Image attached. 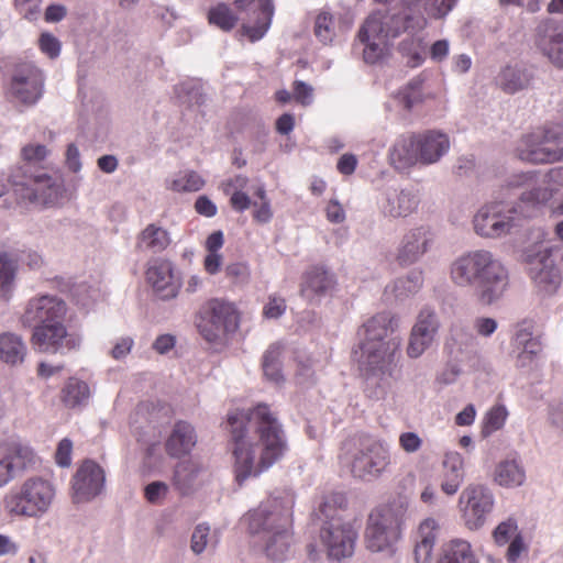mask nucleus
<instances>
[{"label": "nucleus", "mask_w": 563, "mask_h": 563, "mask_svg": "<svg viewBox=\"0 0 563 563\" xmlns=\"http://www.w3.org/2000/svg\"><path fill=\"white\" fill-rule=\"evenodd\" d=\"M227 428L233 441L234 467L240 484L268 470L288 450L283 424L265 404L230 411Z\"/></svg>", "instance_id": "f257e3e1"}, {"label": "nucleus", "mask_w": 563, "mask_h": 563, "mask_svg": "<svg viewBox=\"0 0 563 563\" xmlns=\"http://www.w3.org/2000/svg\"><path fill=\"white\" fill-rule=\"evenodd\" d=\"M295 495L289 489L275 490L266 501L247 515L249 530L261 534L267 559L283 562L290 556L294 543L291 527Z\"/></svg>", "instance_id": "f03ea898"}, {"label": "nucleus", "mask_w": 563, "mask_h": 563, "mask_svg": "<svg viewBox=\"0 0 563 563\" xmlns=\"http://www.w3.org/2000/svg\"><path fill=\"white\" fill-rule=\"evenodd\" d=\"M451 280L459 287L472 288L482 305L490 306L503 298L509 286V273L493 252L468 251L450 266Z\"/></svg>", "instance_id": "7ed1b4c3"}, {"label": "nucleus", "mask_w": 563, "mask_h": 563, "mask_svg": "<svg viewBox=\"0 0 563 563\" xmlns=\"http://www.w3.org/2000/svg\"><path fill=\"white\" fill-rule=\"evenodd\" d=\"M382 3L388 7L369 14L357 34L360 44L363 45V58L367 64H375L380 59L390 38L413 27V22L418 18L416 13L422 10L409 0Z\"/></svg>", "instance_id": "20e7f679"}, {"label": "nucleus", "mask_w": 563, "mask_h": 563, "mask_svg": "<svg viewBox=\"0 0 563 563\" xmlns=\"http://www.w3.org/2000/svg\"><path fill=\"white\" fill-rule=\"evenodd\" d=\"M345 503L343 494L333 493L324 497L317 512L318 518L322 520L320 537L328 555L338 561L352 556L357 537L352 525L344 521L341 516Z\"/></svg>", "instance_id": "39448f33"}, {"label": "nucleus", "mask_w": 563, "mask_h": 563, "mask_svg": "<svg viewBox=\"0 0 563 563\" xmlns=\"http://www.w3.org/2000/svg\"><path fill=\"white\" fill-rule=\"evenodd\" d=\"M340 459L350 466L354 477L363 481L378 478L390 465L388 446L367 434H355L346 439Z\"/></svg>", "instance_id": "423d86ee"}, {"label": "nucleus", "mask_w": 563, "mask_h": 563, "mask_svg": "<svg viewBox=\"0 0 563 563\" xmlns=\"http://www.w3.org/2000/svg\"><path fill=\"white\" fill-rule=\"evenodd\" d=\"M519 190L517 201H510L518 207L520 219L531 218L540 211L556 194L555 186L547 185L537 170L511 174L501 186V191Z\"/></svg>", "instance_id": "0eeeda50"}, {"label": "nucleus", "mask_w": 563, "mask_h": 563, "mask_svg": "<svg viewBox=\"0 0 563 563\" xmlns=\"http://www.w3.org/2000/svg\"><path fill=\"white\" fill-rule=\"evenodd\" d=\"M197 328L208 343L222 349L239 328L238 310L228 301L211 299L201 309Z\"/></svg>", "instance_id": "6e6552de"}, {"label": "nucleus", "mask_w": 563, "mask_h": 563, "mask_svg": "<svg viewBox=\"0 0 563 563\" xmlns=\"http://www.w3.org/2000/svg\"><path fill=\"white\" fill-rule=\"evenodd\" d=\"M54 497L55 489L48 481L31 477L5 496L4 507L12 516L40 518L48 511Z\"/></svg>", "instance_id": "1a4fd4ad"}, {"label": "nucleus", "mask_w": 563, "mask_h": 563, "mask_svg": "<svg viewBox=\"0 0 563 563\" xmlns=\"http://www.w3.org/2000/svg\"><path fill=\"white\" fill-rule=\"evenodd\" d=\"M506 192L499 191L496 199L484 205L474 216L473 224L477 235L485 239H500L519 227L518 207L505 200Z\"/></svg>", "instance_id": "9d476101"}, {"label": "nucleus", "mask_w": 563, "mask_h": 563, "mask_svg": "<svg viewBox=\"0 0 563 563\" xmlns=\"http://www.w3.org/2000/svg\"><path fill=\"white\" fill-rule=\"evenodd\" d=\"M45 76L31 62L14 66L7 89L8 100L20 111L34 107L43 97Z\"/></svg>", "instance_id": "9b49d317"}, {"label": "nucleus", "mask_w": 563, "mask_h": 563, "mask_svg": "<svg viewBox=\"0 0 563 563\" xmlns=\"http://www.w3.org/2000/svg\"><path fill=\"white\" fill-rule=\"evenodd\" d=\"M518 157L532 164H552L563 159V128L553 126L525 135L517 147Z\"/></svg>", "instance_id": "f8f14e48"}, {"label": "nucleus", "mask_w": 563, "mask_h": 563, "mask_svg": "<svg viewBox=\"0 0 563 563\" xmlns=\"http://www.w3.org/2000/svg\"><path fill=\"white\" fill-rule=\"evenodd\" d=\"M400 338H390L380 343H361L360 366L366 379L391 376L400 357Z\"/></svg>", "instance_id": "ddd939ff"}, {"label": "nucleus", "mask_w": 563, "mask_h": 563, "mask_svg": "<svg viewBox=\"0 0 563 563\" xmlns=\"http://www.w3.org/2000/svg\"><path fill=\"white\" fill-rule=\"evenodd\" d=\"M401 512L390 506L374 509L367 520L365 541L372 552H382L391 547L400 536Z\"/></svg>", "instance_id": "4468645a"}, {"label": "nucleus", "mask_w": 563, "mask_h": 563, "mask_svg": "<svg viewBox=\"0 0 563 563\" xmlns=\"http://www.w3.org/2000/svg\"><path fill=\"white\" fill-rule=\"evenodd\" d=\"M81 341V335L68 330L63 321L37 324L32 333L33 346L42 353L64 355L78 350Z\"/></svg>", "instance_id": "2eb2a0df"}, {"label": "nucleus", "mask_w": 563, "mask_h": 563, "mask_svg": "<svg viewBox=\"0 0 563 563\" xmlns=\"http://www.w3.org/2000/svg\"><path fill=\"white\" fill-rule=\"evenodd\" d=\"M494 494L486 485H467L459 497V506L465 526L470 530L483 527L494 508Z\"/></svg>", "instance_id": "dca6fc26"}, {"label": "nucleus", "mask_w": 563, "mask_h": 563, "mask_svg": "<svg viewBox=\"0 0 563 563\" xmlns=\"http://www.w3.org/2000/svg\"><path fill=\"white\" fill-rule=\"evenodd\" d=\"M234 7L242 20V30L252 42L261 40L268 31L274 15L272 0H235Z\"/></svg>", "instance_id": "f3484780"}, {"label": "nucleus", "mask_w": 563, "mask_h": 563, "mask_svg": "<svg viewBox=\"0 0 563 563\" xmlns=\"http://www.w3.org/2000/svg\"><path fill=\"white\" fill-rule=\"evenodd\" d=\"M13 190L20 202L41 207L54 203L59 194V187L45 173L25 176L14 183Z\"/></svg>", "instance_id": "a211bd4d"}, {"label": "nucleus", "mask_w": 563, "mask_h": 563, "mask_svg": "<svg viewBox=\"0 0 563 563\" xmlns=\"http://www.w3.org/2000/svg\"><path fill=\"white\" fill-rule=\"evenodd\" d=\"M67 312L66 302L54 295H42L32 298L22 316V322L27 327L63 321Z\"/></svg>", "instance_id": "6ab92c4d"}, {"label": "nucleus", "mask_w": 563, "mask_h": 563, "mask_svg": "<svg viewBox=\"0 0 563 563\" xmlns=\"http://www.w3.org/2000/svg\"><path fill=\"white\" fill-rule=\"evenodd\" d=\"M530 276L539 291L554 294L561 285V272L549 249L539 250L528 256Z\"/></svg>", "instance_id": "aec40b11"}, {"label": "nucleus", "mask_w": 563, "mask_h": 563, "mask_svg": "<svg viewBox=\"0 0 563 563\" xmlns=\"http://www.w3.org/2000/svg\"><path fill=\"white\" fill-rule=\"evenodd\" d=\"M434 243V234L429 227L420 225L408 230L398 246L397 262L400 266H410L419 262Z\"/></svg>", "instance_id": "412c9836"}, {"label": "nucleus", "mask_w": 563, "mask_h": 563, "mask_svg": "<svg viewBox=\"0 0 563 563\" xmlns=\"http://www.w3.org/2000/svg\"><path fill=\"white\" fill-rule=\"evenodd\" d=\"M439 327L440 321L435 311L429 307L422 308L411 329L407 346V354L410 358H418L431 346Z\"/></svg>", "instance_id": "4be33fe9"}, {"label": "nucleus", "mask_w": 563, "mask_h": 563, "mask_svg": "<svg viewBox=\"0 0 563 563\" xmlns=\"http://www.w3.org/2000/svg\"><path fill=\"white\" fill-rule=\"evenodd\" d=\"M103 468L91 460H86L73 478L74 499L76 503L90 501L104 488Z\"/></svg>", "instance_id": "5701e85b"}, {"label": "nucleus", "mask_w": 563, "mask_h": 563, "mask_svg": "<svg viewBox=\"0 0 563 563\" xmlns=\"http://www.w3.org/2000/svg\"><path fill=\"white\" fill-rule=\"evenodd\" d=\"M146 280L156 296L163 300L175 298L180 289V283L174 275L173 264L163 258L148 262Z\"/></svg>", "instance_id": "b1692460"}, {"label": "nucleus", "mask_w": 563, "mask_h": 563, "mask_svg": "<svg viewBox=\"0 0 563 563\" xmlns=\"http://www.w3.org/2000/svg\"><path fill=\"white\" fill-rule=\"evenodd\" d=\"M536 44L552 64L563 68V23L551 19L540 23Z\"/></svg>", "instance_id": "393cba45"}, {"label": "nucleus", "mask_w": 563, "mask_h": 563, "mask_svg": "<svg viewBox=\"0 0 563 563\" xmlns=\"http://www.w3.org/2000/svg\"><path fill=\"white\" fill-rule=\"evenodd\" d=\"M420 203L418 191L413 188L389 189L385 194L382 210L391 218H405L415 212Z\"/></svg>", "instance_id": "a878e982"}, {"label": "nucleus", "mask_w": 563, "mask_h": 563, "mask_svg": "<svg viewBox=\"0 0 563 563\" xmlns=\"http://www.w3.org/2000/svg\"><path fill=\"white\" fill-rule=\"evenodd\" d=\"M398 328V316L390 311L376 313L363 324L364 338L361 343L388 341Z\"/></svg>", "instance_id": "bb28decb"}, {"label": "nucleus", "mask_w": 563, "mask_h": 563, "mask_svg": "<svg viewBox=\"0 0 563 563\" xmlns=\"http://www.w3.org/2000/svg\"><path fill=\"white\" fill-rule=\"evenodd\" d=\"M197 433L194 426L187 421H177L166 440V452L172 457H181L190 454L197 444Z\"/></svg>", "instance_id": "cd10ccee"}, {"label": "nucleus", "mask_w": 563, "mask_h": 563, "mask_svg": "<svg viewBox=\"0 0 563 563\" xmlns=\"http://www.w3.org/2000/svg\"><path fill=\"white\" fill-rule=\"evenodd\" d=\"M465 479L464 459L455 451L446 452L442 460L441 490L448 495H455Z\"/></svg>", "instance_id": "c85d7f7f"}, {"label": "nucleus", "mask_w": 563, "mask_h": 563, "mask_svg": "<svg viewBox=\"0 0 563 563\" xmlns=\"http://www.w3.org/2000/svg\"><path fill=\"white\" fill-rule=\"evenodd\" d=\"M172 242L169 232L156 223L147 224L135 239V251L154 255L165 251Z\"/></svg>", "instance_id": "c756f323"}, {"label": "nucleus", "mask_w": 563, "mask_h": 563, "mask_svg": "<svg viewBox=\"0 0 563 563\" xmlns=\"http://www.w3.org/2000/svg\"><path fill=\"white\" fill-rule=\"evenodd\" d=\"M526 468L518 456H507L499 461L493 473V481L505 488H516L525 484Z\"/></svg>", "instance_id": "7c9ffc66"}, {"label": "nucleus", "mask_w": 563, "mask_h": 563, "mask_svg": "<svg viewBox=\"0 0 563 563\" xmlns=\"http://www.w3.org/2000/svg\"><path fill=\"white\" fill-rule=\"evenodd\" d=\"M333 275L323 266L311 267L303 277L301 294L309 300L327 295L334 287Z\"/></svg>", "instance_id": "2f4dec72"}, {"label": "nucleus", "mask_w": 563, "mask_h": 563, "mask_svg": "<svg viewBox=\"0 0 563 563\" xmlns=\"http://www.w3.org/2000/svg\"><path fill=\"white\" fill-rule=\"evenodd\" d=\"M514 344L518 350L516 365L526 367L530 365L542 351V344L538 336H533L530 327L519 325L514 336Z\"/></svg>", "instance_id": "473e14b6"}, {"label": "nucleus", "mask_w": 563, "mask_h": 563, "mask_svg": "<svg viewBox=\"0 0 563 563\" xmlns=\"http://www.w3.org/2000/svg\"><path fill=\"white\" fill-rule=\"evenodd\" d=\"M203 467L198 462L187 460L179 462L174 470L173 485L181 496L192 494L200 485Z\"/></svg>", "instance_id": "72a5a7b5"}, {"label": "nucleus", "mask_w": 563, "mask_h": 563, "mask_svg": "<svg viewBox=\"0 0 563 563\" xmlns=\"http://www.w3.org/2000/svg\"><path fill=\"white\" fill-rule=\"evenodd\" d=\"M390 155L393 162L397 163L400 167L422 164L420 133L399 137L393 146Z\"/></svg>", "instance_id": "f704fd0d"}, {"label": "nucleus", "mask_w": 563, "mask_h": 563, "mask_svg": "<svg viewBox=\"0 0 563 563\" xmlns=\"http://www.w3.org/2000/svg\"><path fill=\"white\" fill-rule=\"evenodd\" d=\"M423 285V273L412 269L406 276L399 277L385 287V296L393 297L396 301H402L416 295Z\"/></svg>", "instance_id": "c9c22d12"}, {"label": "nucleus", "mask_w": 563, "mask_h": 563, "mask_svg": "<svg viewBox=\"0 0 563 563\" xmlns=\"http://www.w3.org/2000/svg\"><path fill=\"white\" fill-rule=\"evenodd\" d=\"M422 165L434 164L449 151L450 140L446 134L438 131L420 133Z\"/></svg>", "instance_id": "e433bc0d"}, {"label": "nucleus", "mask_w": 563, "mask_h": 563, "mask_svg": "<svg viewBox=\"0 0 563 563\" xmlns=\"http://www.w3.org/2000/svg\"><path fill=\"white\" fill-rule=\"evenodd\" d=\"M437 529L438 523L433 518H427L420 523L413 551L417 563H431Z\"/></svg>", "instance_id": "4c0bfd02"}, {"label": "nucleus", "mask_w": 563, "mask_h": 563, "mask_svg": "<svg viewBox=\"0 0 563 563\" xmlns=\"http://www.w3.org/2000/svg\"><path fill=\"white\" fill-rule=\"evenodd\" d=\"M91 390L89 385L81 379L70 377L60 390V400L65 407L81 409L89 404Z\"/></svg>", "instance_id": "58836bf2"}, {"label": "nucleus", "mask_w": 563, "mask_h": 563, "mask_svg": "<svg viewBox=\"0 0 563 563\" xmlns=\"http://www.w3.org/2000/svg\"><path fill=\"white\" fill-rule=\"evenodd\" d=\"M531 76L526 69L506 66L497 76L499 87L508 92L515 93L527 88L530 84Z\"/></svg>", "instance_id": "ea45409f"}, {"label": "nucleus", "mask_w": 563, "mask_h": 563, "mask_svg": "<svg viewBox=\"0 0 563 563\" xmlns=\"http://www.w3.org/2000/svg\"><path fill=\"white\" fill-rule=\"evenodd\" d=\"M26 354V346L21 336L14 333H3L0 335V358L15 365L23 362Z\"/></svg>", "instance_id": "a19ab883"}, {"label": "nucleus", "mask_w": 563, "mask_h": 563, "mask_svg": "<svg viewBox=\"0 0 563 563\" xmlns=\"http://www.w3.org/2000/svg\"><path fill=\"white\" fill-rule=\"evenodd\" d=\"M340 27L336 24L335 16L327 10H321L313 24V34L317 40L323 44H332L339 34Z\"/></svg>", "instance_id": "79ce46f5"}, {"label": "nucleus", "mask_w": 563, "mask_h": 563, "mask_svg": "<svg viewBox=\"0 0 563 563\" xmlns=\"http://www.w3.org/2000/svg\"><path fill=\"white\" fill-rule=\"evenodd\" d=\"M22 457L31 462L34 454L30 449L21 448L14 456L0 460V488L14 478L16 468L25 467V462H21Z\"/></svg>", "instance_id": "37998d69"}, {"label": "nucleus", "mask_w": 563, "mask_h": 563, "mask_svg": "<svg viewBox=\"0 0 563 563\" xmlns=\"http://www.w3.org/2000/svg\"><path fill=\"white\" fill-rule=\"evenodd\" d=\"M205 179L195 170H180L167 180V188L175 192H194L205 186Z\"/></svg>", "instance_id": "c03bdc74"}, {"label": "nucleus", "mask_w": 563, "mask_h": 563, "mask_svg": "<svg viewBox=\"0 0 563 563\" xmlns=\"http://www.w3.org/2000/svg\"><path fill=\"white\" fill-rule=\"evenodd\" d=\"M440 563H477V561L471 544L465 540L455 539L448 544Z\"/></svg>", "instance_id": "a18cd8bd"}, {"label": "nucleus", "mask_w": 563, "mask_h": 563, "mask_svg": "<svg viewBox=\"0 0 563 563\" xmlns=\"http://www.w3.org/2000/svg\"><path fill=\"white\" fill-rule=\"evenodd\" d=\"M218 537L211 533L208 523H199L195 527L190 540V549L196 555L203 553L208 547H216L218 544Z\"/></svg>", "instance_id": "49530a36"}, {"label": "nucleus", "mask_w": 563, "mask_h": 563, "mask_svg": "<svg viewBox=\"0 0 563 563\" xmlns=\"http://www.w3.org/2000/svg\"><path fill=\"white\" fill-rule=\"evenodd\" d=\"M422 84L420 77L411 79L406 87L400 89L395 96L396 100L406 110H411L416 104L422 101Z\"/></svg>", "instance_id": "de8ad7c7"}, {"label": "nucleus", "mask_w": 563, "mask_h": 563, "mask_svg": "<svg viewBox=\"0 0 563 563\" xmlns=\"http://www.w3.org/2000/svg\"><path fill=\"white\" fill-rule=\"evenodd\" d=\"M280 346L272 344L263 355V372L267 379L278 384L283 380L280 371Z\"/></svg>", "instance_id": "09e8293b"}, {"label": "nucleus", "mask_w": 563, "mask_h": 563, "mask_svg": "<svg viewBox=\"0 0 563 563\" xmlns=\"http://www.w3.org/2000/svg\"><path fill=\"white\" fill-rule=\"evenodd\" d=\"M208 19L211 24L217 25L223 31L232 30L239 20L225 3H218L216 7L211 8L208 13Z\"/></svg>", "instance_id": "8fccbe9b"}, {"label": "nucleus", "mask_w": 563, "mask_h": 563, "mask_svg": "<svg viewBox=\"0 0 563 563\" xmlns=\"http://www.w3.org/2000/svg\"><path fill=\"white\" fill-rule=\"evenodd\" d=\"M508 417V411L504 405L492 407L485 415L482 433L484 437L501 429Z\"/></svg>", "instance_id": "3c124183"}, {"label": "nucleus", "mask_w": 563, "mask_h": 563, "mask_svg": "<svg viewBox=\"0 0 563 563\" xmlns=\"http://www.w3.org/2000/svg\"><path fill=\"white\" fill-rule=\"evenodd\" d=\"M254 195L260 199V202H252L254 208L253 218L258 223H268L273 218V211L271 208V201L266 196L265 187L260 185L255 189Z\"/></svg>", "instance_id": "603ef678"}, {"label": "nucleus", "mask_w": 563, "mask_h": 563, "mask_svg": "<svg viewBox=\"0 0 563 563\" xmlns=\"http://www.w3.org/2000/svg\"><path fill=\"white\" fill-rule=\"evenodd\" d=\"M516 536H521L518 531L517 521L514 518L500 522L493 531V538L498 545H505Z\"/></svg>", "instance_id": "864d4df0"}, {"label": "nucleus", "mask_w": 563, "mask_h": 563, "mask_svg": "<svg viewBox=\"0 0 563 563\" xmlns=\"http://www.w3.org/2000/svg\"><path fill=\"white\" fill-rule=\"evenodd\" d=\"M169 487L166 483L155 481L147 484L144 488V497L152 505H161L166 498Z\"/></svg>", "instance_id": "5fc2aeb1"}, {"label": "nucleus", "mask_w": 563, "mask_h": 563, "mask_svg": "<svg viewBox=\"0 0 563 563\" xmlns=\"http://www.w3.org/2000/svg\"><path fill=\"white\" fill-rule=\"evenodd\" d=\"M40 51L47 55L49 58H57L60 54L59 40L49 32H43L38 38Z\"/></svg>", "instance_id": "6e6d98bb"}, {"label": "nucleus", "mask_w": 563, "mask_h": 563, "mask_svg": "<svg viewBox=\"0 0 563 563\" xmlns=\"http://www.w3.org/2000/svg\"><path fill=\"white\" fill-rule=\"evenodd\" d=\"M294 99L301 106H309L313 101V88L301 80L294 82Z\"/></svg>", "instance_id": "4d7b16f0"}, {"label": "nucleus", "mask_w": 563, "mask_h": 563, "mask_svg": "<svg viewBox=\"0 0 563 563\" xmlns=\"http://www.w3.org/2000/svg\"><path fill=\"white\" fill-rule=\"evenodd\" d=\"M400 448L409 454L418 452L422 446V439L413 431L402 432L399 435Z\"/></svg>", "instance_id": "13d9d810"}, {"label": "nucleus", "mask_w": 563, "mask_h": 563, "mask_svg": "<svg viewBox=\"0 0 563 563\" xmlns=\"http://www.w3.org/2000/svg\"><path fill=\"white\" fill-rule=\"evenodd\" d=\"M498 328V322L494 318L477 317L473 322V329L483 338L492 336Z\"/></svg>", "instance_id": "bf43d9fd"}, {"label": "nucleus", "mask_w": 563, "mask_h": 563, "mask_svg": "<svg viewBox=\"0 0 563 563\" xmlns=\"http://www.w3.org/2000/svg\"><path fill=\"white\" fill-rule=\"evenodd\" d=\"M73 442L65 438L57 446L55 453L56 463L62 467H68L71 463Z\"/></svg>", "instance_id": "052dcab7"}, {"label": "nucleus", "mask_w": 563, "mask_h": 563, "mask_svg": "<svg viewBox=\"0 0 563 563\" xmlns=\"http://www.w3.org/2000/svg\"><path fill=\"white\" fill-rule=\"evenodd\" d=\"M225 275L233 283L242 284L249 279V268L243 263H232L225 267Z\"/></svg>", "instance_id": "680f3d73"}, {"label": "nucleus", "mask_w": 563, "mask_h": 563, "mask_svg": "<svg viewBox=\"0 0 563 563\" xmlns=\"http://www.w3.org/2000/svg\"><path fill=\"white\" fill-rule=\"evenodd\" d=\"M14 7L29 21L35 20L40 13L37 0H14Z\"/></svg>", "instance_id": "e2e57ef3"}, {"label": "nucleus", "mask_w": 563, "mask_h": 563, "mask_svg": "<svg viewBox=\"0 0 563 563\" xmlns=\"http://www.w3.org/2000/svg\"><path fill=\"white\" fill-rule=\"evenodd\" d=\"M15 266L5 253H0V285H8L14 277Z\"/></svg>", "instance_id": "0e129e2a"}, {"label": "nucleus", "mask_w": 563, "mask_h": 563, "mask_svg": "<svg viewBox=\"0 0 563 563\" xmlns=\"http://www.w3.org/2000/svg\"><path fill=\"white\" fill-rule=\"evenodd\" d=\"M134 345V341L130 336L120 338L114 346L112 347L110 354L114 360H122L126 357V355L131 352Z\"/></svg>", "instance_id": "69168bd1"}, {"label": "nucleus", "mask_w": 563, "mask_h": 563, "mask_svg": "<svg viewBox=\"0 0 563 563\" xmlns=\"http://www.w3.org/2000/svg\"><path fill=\"white\" fill-rule=\"evenodd\" d=\"M327 219L332 223H342L345 220V211L336 199H331L325 208Z\"/></svg>", "instance_id": "338daca9"}, {"label": "nucleus", "mask_w": 563, "mask_h": 563, "mask_svg": "<svg viewBox=\"0 0 563 563\" xmlns=\"http://www.w3.org/2000/svg\"><path fill=\"white\" fill-rule=\"evenodd\" d=\"M195 209L197 213L207 218L214 217L218 211L217 206L207 196H199L197 198Z\"/></svg>", "instance_id": "774afa93"}]
</instances>
